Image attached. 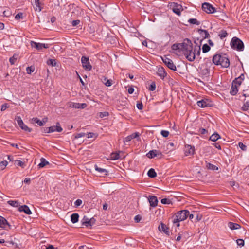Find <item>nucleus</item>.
I'll list each match as a JSON object with an SVG mask.
<instances>
[{
    "label": "nucleus",
    "mask_w": 249,
    "mask_h": 249,
    "mask_svg": "<svg viewBox=\"0 0 249 249\" xmlns=\"http://www.w3.org/2000/svg\"><path fill=\"white\" fill-rule=\"evenodd\" d=\"M171 48L173 50L181 51L188 61H194L195 54L192 51V43L190 39L186 38L181 43L174 44Z\"/></svg>",
    "instance_id": "f257e3e1"
},
{
    "label": "nucleus",
    "mask_w": 249,
    "mask_h": 249,
    "mask_svg": "<svg viewBox=\"0 0 249 249\" xmlns=\"http://www.w3.org/2000/svg\"><path fill=\"white\" fill-rule=\"evenodd\" d=\"M213 62L215 65H221L223 68H228L230 66V60L226 54H215L213 56Z\"/></svg>",
    "instance_id": "f03ea898"
},
{
    "label": "nucleus",
    "mask_w": 249,
    "mask_h": 249,
    "mask_svg": "<svg viewBox=\"0 0 249 249\" xmlns=\"http://www.w3.org/2000/svg\"><path fill=\"white\" fill-rule=\"evenodd\" d=\"M189 211L183 210L178 212L175 215L172 217V222L177 227H179L180 221L185 220L188 217Z\"/></svg>",
    "instance_id": "7ed1b4c3"
},
{
    "label": "nucleus",
    "mask_w": 249,
    "mask_h": 249,
    "mask_svg": "<svg viewBox=\"0 0 249 249\" xmlns=\"http://www.w3.org/2000/svg\"><path fill=\"white\" fill-rule=\"evenodd\" d=\"M230 45L232 48L238 51H242L244 50V45L243 42L241 39L236 37H233L232 38Z\"/></svg>",
    "instance_id": "20e7f679"
},
{
    "label": "nucleus",
    "mask_w": 249,
    "mask_h": 249,
    "mask_svg": "<svg viewBox=\"0 0 249 249\" xmlns=\"http://www.w3.org/2000/svg\"><path fill=\"white\" fill-rule=\"evenodd\" d=\"M82 67L86 71H89L92 69V66L90 64L88 57L83 56L81 58Z\"/></svg>",
    "instance_id": "39448f33"
},
{
    "label": "nucleus",
    "mask_w": 249,
    "mask_h": 249,
    "mask_svg": "<svg viewBox=\"0 0 249 249\" xmlns=\"http://www.w3.org/2000/svg\"><path fill=\"white\" fill-rule=\"evenodd\" d=\"M162 60L164 63L171 70L176 71V67L174 64L173 61L166 56L162 57Z\"/></svg>",
    "instance_id": "423d86ee"
},
{
    "label": "nucleus",
    "mask_w": 249,
    "mask_h": 249,
    "mask_svg": "<svg viewBox=\"0 0 249 249\" xmlns=\"http://www.w3.org/2000/svg\"><path fill=\"white\" fill-rule=\"evenodd\" d=\"M15 119L17 121V122L19 127L23 130L25 131H27L28 132H31L32 129L30 128H29L26 125H25L22 120L21 119V117L19 116H17L15 118Z\"/></svg>",
    "instance_id": "0eeeda50"
},
{
    "label": "nucleus",
    "mask_w": 249,
    "mask_h": 249,
    "mask_svg": "<svg viewBox=\"0 0 249 249\" xmlns=\"http://www.w3.org/2000/svg\"><path fill=\"white\" fill-rule=\"evenodd\" d=\"M202 8L207 13H213L215 11V8L209 3L205 2L202 4Z\"/></svg>",
    "instance_id": "6e6552de"
},
{
    "label": "nucleus",
    "mask_w": 249,
    "mask_h": 249,
    "mask_svg": "<svg viewBox=\"0 0 249 249\" xmlns=\"http://www.w3.org/2000/svg\"><path fill=\"white\" fill-rule=\"evenodd\" d=\"M146 155L148 158H150V159L156 157H157L160 159V158H161L162 157V153L160 151H159L158 150H152L150 151Z\"/></svg>",
    "instance_id": "1a4fd4ad"
},
{
    "label": "nucleus",
    "mask_w": 249,
    "mask_h": 249,
    "mask_svg": "<svg viewBox=\"0 0 249 249\" xmlns=\"http://www.w3.org/2000/svg\"><path fill=\"white\" fill-rule=\"evenodd\" d=\"M31 46L32 47L35 48L38 50H41L42 48H48L49 47V45L47 44L36 43L33 41H31Z\"/></svg>",
    "instance_id": "9d476101"
},
{
    "label": "nucleus",
    "mask_w": 249,
    "mask_h": 249,
    "mask_svg": "<svg viewBox=\"0 0 249 249\" xmlns=\"http://www.w3.org/2000/svg\"><path fill=\"white\" fill-rule=\"evenodd\" d=\"M46 129H48V132H53L55 131L60 132L63 130L62 128L60 126L59 122L56 123L55 126H51L49 127H46Z\"/></svg>",
    "instance_id": "9b49d317"
},
{
    "label": "nucleus",
    "mask_w": 249,
    "mask_h": 249,
    "mask_svg": "<svg viewBox=\"0 0 249 249\" xmlns=\"http://www.w3.org/2000/svg\"><path fill=\"white\" fill-rule=\"evenodd\" d=\"M195 153V148L190 145H186L185 147V154L186 156L192 155Z\"/></svg>",
    "instance_id": "f8f14e48"
},
{
    "label": "nucleus",
    "mask_w": 249,
    "mask_h": 249,
    "mask_svg": "<svg viewBox=\"0 0 249 249\" xmlns=\"http://www.w3.org/2000/svg\"><path fill=\"white\" fill-rule=\"evenodd\" d=\"M148 201L151 207H155L157 206L158 201L156 196H149L148 197Z\"/></svg>",
    "instance_id": "ddd939ff"
},
{
    "label": "nucleus",
    "mask_w": 249,
    "mask_h": 249,
    "mask_svg": "<svg viewBox=\"0 0 249 249\" xmlns=\"http://www.w3.org/2000/svg\"><path fill=\"white\" fill-rule=\"evenodd\" d=\"M157 73L162 79H164L167 75V73L162 67H160L158 68Z\"/></svg>",
    "instance_id": "4468645a"
},
{
    "label": "nucleus",
    "mask_w": 249,
    "mask_h": 249,
    "mask_svg": "<svg viewBox=\"0 0 249 249\" xmlns=\"http://www.w3.org/2000/svg\"><path fill=\"white\" fill-rule=\"evenodd\" d=\"M182 10V6L176 3H173V11L178 15H180L181 10Z\"/></svg>",
    "instance_id": "2eb2a0df"
},
{
    "label": "nucleus",
    "mask_w": 249,
    "mask_h": 249,
    "mask_svg": "<svg viewBox=\"0 0 249 249\" xmlns=\"http://www.w3.org/2000/svg\"><path fill=\"white\" fill-rule=\"evenodd\" d=\"M159 229L160 231H163L167 235L169 236L170 232L169 231V228L167 227L164 224L161 223V224L159 226Z\"/></svg>",
    "instance_id": "dca6fc26"
},
{
    "label": "nucleus",
    "mask_w": 249,
    "mask_h": 249,
    "mask_svg": "<svg viewBox=\"0 0 249 249\" xmlns=\"http://www.w3.org/2000/svg\"><path fill=\"white\" fill-rule=\"evenodd\" d=\"M7 227L10 228V225L4 218L0 216V227L6 229Z\"/></svg>",
    "instance_id": "f3484780"
},
{
    "label": "nucleus",
    "mask_w": 249,
    "mask_h": 249,
    "mask_svg": "<svg viewBox=\"0 0 249 249\" xmlns=\"http://www.w3.org/2000/svg\"><path fill=\"white\" fill-rule=\"evenodd\" d=\"M18 210L20 212H24L27 214H31L32 212L29 208L27 205H23L19 207Z\"/></svg>",
    "instance_id": "a211bd4d"
},
{
    "label": "nucleus",
    "mask_w": 249,
    "mask_h": 249,
    "mask_svg": "<svg viewBox=\"0 0 249 249\" xmlns=\"http://www.w3.org/2000/svg\"><path fill=\"white\" fill-rule=\"evenodd\" d=\"M197 105L201 107H205L210 106L209 103L207 102L206 100H201L200 101H198L197 102Z\"/></svg>",
    "instance_id": "6ab92c4d"
},
{
    "label": "nucleus",
    "mask_w": 249,
    "mask_h": 249,
    "mask_svg": "<svg viewBox=\"0 0 249 249\" xmlns=\"http://www.w3.org/2000/svg\"><path fill=\"white\" fill-rule=\"evenodd\" d=\"M228 226L231 230H237L239 229L241 227L239 224L231 222L228 223Z\"/></svg>",
    "instance_id": "aec40b11"
},
{
    "label": "nucleus",
    "mask_w": 249,
    "mask_h": 249,
    "mask_svg": "<svg viewBox=\"0 0 249 249\" xmlns=\"http://www.w3.org/2000/svg\"><path fill=\"white\" fill-rule=\"evenodd\" d=\"M192 51L194 53V54H195V58H196V54L197 55H199L200 54V46L196 45L194 48L192 46Z\"/></svg>",
    "instance_id": "412c9836"
},
{
    "label": "nucleus",
    "mask_w": 249,
    "mask_h": 249,
    "mask_svg": "<svg viewBox=\"0 0 249 249\" xmlns=\"http://www.w3.org/2000/svg\"><path fill=\"white\" fill-rule=\"evenodd\" d=\"M237 87L238 86L237 85L233 84V83H232V86L230 91V93L232 95H235L237 93L238 91Z\"/></svg>",
    "instance_id": "4be33fe9"
},
{
    "label": "nucleus",
    "mask_w": 249,
    "mask_h": 249,
    "mask_svg": "<svg viewBox=\"0 0 249 249\" xmlns=\"http://www.w3.org/2000/svg\"><path fill=\"white\" fill-rule=\"evenodd\" d=\"M34 7L36 11H40L41 10L39 0H34Z\"/></svg>",
    "instance_id": "5701e85b"
},
{
    "label": "nucleus",
    "mask_w": 249,
    "mask_h": 249,
    "mask_svg": "<svg viewBox=\"0 0 249 249\" xmlns=\"http://www.w3.org/2000/svg\"><path fill=\"white\" fill-rule=\"evenodd\" d=\"M95 169L102 175H107V171L105 169L99 167L97 165H95Z\"/></svg>",
    "instance_id": "b1692460"
},
{
    "label": "nucleus",
    "mask_w": 249,
    "mask_h": 249,
    "mask_svg": "<svg viewBox=\"0 0 249 249\" xmlns=\"http://www.w3.org/2000/svg\"><path fill=\"white\" fill-rule=\"evenodd\" d=\"M220 138V136L217 133H214L210 136L209 140L213 142H216Z\"/></svg>",
    "instance_id": "393cba45"
},
{
    "label": "nucleus",
    "mask_w": 249,
    "mask_h": 249,
    "mask_svg": "<svg viewBox=\"0 0 249 249\" xmlns=\"http://www.w3.org/2000/svg\"><path fill=\"white\" fill-rule=\"evenodd\" d=\"M40 163L38 165L39 168H43L45 165L49 164V162L46 161L44 158L40 159Z\"/></svg>",
    "instance_id": "a878e982"
},
{
    "label": "nucleus",
    "mask_w": 249,
    "mask_h": 249,
    "mask_svg": "<svg viewBox=\"0 0 249 249\" xmlns=\"http://www.w3.org/2000/svg\"><path fill=\"white\" fill-rule=\"evenodd\" d=\"M79 218V215L77 213H73L71 215V220L73 223H75L78 222Z\"/></svg>",
    "instance_id": "bb28decb"
},
{
    "label": "nucleus",
    "mask_w": 249,
    "mask_h": 249,
    "mask_svg": "<svg viewBox=\"0 0 249 249\" xmlns=\"http://www.w3.org/2000/svg\"><path fill=\"white\" fill-rule=\"evenodd\" d=\"M148 176L152 178H154L157 176V173L155 170L153 168H151L147 173Z\"/></svg>",
    "instance_id": "cd10ccee"
},
{
    "label": "nucleus",
    "mask_w": 249,
    "mask_h": 249,
    "mask_svg": "<svg viewBox=\"0 0 249 249\" xmlns=\"http://www.w3.org/2000/svg\"><path fill=\"white\" fill-rule=\"evenodd\" d=\"M206 168L208 169L212 170H218V168L215 166L214 165H213L210 163H206Z\"/></svg>",
    "instance_id": "c85d7f7f"
},
{
    "label": "nucleus",
    "mask_w": 249,
    "mask_h": 249,
    "mask_svg": "<svg viewBox=\"0 0 249 249\" xmlns=\"http://www.w3.org/2000/svg\"><path fill=\"white\" fill-rule=\"evenodd\" d=\"M32 123H37L39 126H43V123H42V121L39 120L37 118H33L31 120Z\"/></svg>",
    "instance_id": "c756f323"
},
{
    "label": "nucleus",
    "mask_w": 249,
    "mask_h": 249,
    "mask_svg": "<svg viewBox=\"0 0 249 249\" xmlns=\"http://www.w3.org/2000/svg\"><path fill=\"white\" fill-rule=\"evenodd\" d=\"M82 224L86 227H89V219L85 216L83 218Z\"/></svg>",
    "instance_id": "7c9ffc66"
},
{
    "label": "nucleus",
    "mask_w": 249,
    "mask_h": 249,
    "mask_svg": "<svg viewBox=\"0 0 249 249\" xmlns=\"http://www.w3.org/2000/svg\"><path fill=\"white\" fill-rule=\"evenodd\" d=\"M7 203L14 207H18L19 206V202L17 200H9Z\"/></svg>",
    "instance_id": "2f4dec72"
},
{
    "label": "nucleus",
    "mask_w": 249,
    "mask_h": 249,
    "mask_svg": "<svg viewBox=\"0 0 249 249\" xmlns=\"http://www.w3.org/2000/svg\"><path fill=\"white\" fill-rule=\"evenodd\" d=\"M227 35L228 33L227 31L224 30H221L218 35L220 38L222 39L226 37L227 36Z\"/></svg>",
    "instance_id": "473e14b6"
},
{
    "label": "nucleus",
    "mask_w": 249,
    "mask_h": 249,
    "mask_svg": "<svg viewBox=\"0 0 249 249\" xmlns=\"http://www.w3.org/2000/svg\"><path fill=\"white\" fill-rule=\"evenodd\" d=\"M47 65L52 66H56L57 65V62L54 59H50L47 60Z\"/></svg>",
    "instance_id": "72a5a7b5"
},
{
    "label": "nucleus",
    "mask_w": 249,
    "mask_h": 249,
    "mask_svg": "<svg viewBox=\"0 0 249 249\" xmlns=\"http://www.w3.org/2000/svg\"><path fill=\"white\" fill-rule=\"evenodd\" d=\"M242 80H241L240 79H239V78H236L233 81H232V83H233V84H235L236 85H237V86H239L241 85V84H242Z\"/></svg>",
    "instance_id": "f704fd0d"
},
{
    "label": "nucleus",
    "mask_w": 249,
    "mask_h": 249,
    "mask_svg": "<svg viewBox=\"0 0 249 249\" xmlns=\"http://www.w3.org/2000/svg\"><path fill=\"white\" fill-rule=\"evenodd\" d=\"M210 50V47L207 44H205L202 46V51L203 53H206Z\"/></svg>",
    "instance_id": "c9c22d12"
},
{
    "label": "nucleus",
    "mask_w": 249,
    "mask_h": 249,
    "mask_svg": "<svg viewBox=\"0 0 249 249\" xmlns=\"http://www.w3.org/2000/svg\"><path fill=\"white\" fill-rule=\"evenodd\" d=\"M8 162L6 160L2 161L0 162V169L2 170L5 169L6 166L7 165Z\"/></svg>",
    "instance_id": "e433bc0d"
},
{
    "label": "nucleus",
    "mask_w": 249,
    "mask_h": 249,
    "mask_svg": "<svg viewBox=\"0 0 249 249\" xmlns=\"http://www.w3.org/2000/svg\"><path fill=\"white\" fill-rule=\"evenodd\" d=\"M249 109V101L245 102L243 107H242V110L243 111H247Z\"/></svg>",
    "instance_id": "4c0bfd02"
},
{
    "label": "nucleus",
    "mask_w": 249,
    "mask_h": 249,
    "mask_svg": "<svg viewBox=\"0 0 249 249\" xmlns=\"http://www.w3.org/2000/svg\"><path fill=\"white\" fill-rule=\"evenodd\" d=\"M120 158V155L118 153H113L111 154V159L112 160H116L119 159Z\"/></svg>",
    "instance_id": "58836bf2"
},
{
    "label": "nucleus",
    "mask_w": 249,
    "mask_h": 249,
    "mask_svg": "<svg viewBox=\"0 0 249 249\" xmlns=\"http://www.w3.org/2000/svg\"><path fill=\"white\" fill-rule=\"evenodd\" d=\"M188 22L190 23L193 24H196L197 25L200 24V22L197 21V20L196 18H191V19H189Z\"/></svg>",
    "instance_id": "ea45409f"
},
{
    "label": "nucleus",
    "mask_w": 249,
    "mask_h": 249,
    "mask_svg": "<svg viewBox=\"0 0 249 249\" xmlns=\"http://www.w3.org/2000/svg\"><path fill=\"white\" fill-rule=\"evenodd\" d=\"M69 106L72 108H79V103L71 102L69 104Z\"/></svg>",
    "instance_id": "a19ab883"
},
{
    "label": "nucleus",
    "mask_w": 249,
    "mask_h": 249,
    "mask_svg": "<svg viewBox=\"0 0 249 249\" xmlns=\"http://www.w3.org/2000/svg\"><path fill=\"white\" fill-rule=\"evenodd\" d=\"M130 137L132 139H135V138H137V140H139L140 139V134L139 132H135V133H134L132 134H131L130 135Z\"/></svg>",
    "instance_id": "79ce46f5"
},
{
    "label": "nucleus",
    "mask_w": 249,
    "mask_h": 249,
    "mask_svg": "<svg viewBox=\"0 0 249 249\" xmlns=\"http://www.w3.org/2000/svg\"><path fill=\"white\" fill-rule=\"evenodd\" d=\"M161 203L163 204H170L172 203L170 199L168 198H163L161 200Z\"/></svg>",
    "instance_id": "37998d69"
},
{
    "label": "nucleus",
    "mask_w": 249,
    "mask_h": 249,
    "mask_svg": "<svg viewBox=\"0 0 249 249\" xmlns=\"http://www.w3.org/2000/svg\"><path fill=\"white\" fill-rule=\"evenodd\" d=\"M15 164H16L17 165L20 166L22 168H24V166H25L24 163L19 160H15Z\"/></svg>",
    "instance_id": "c03bdc74"
},
{
    "label": "nucleus",
    "mask_w": 249,
    "mask_h": 249,
    "mask_svg": "<svg viewBox=\"0 0 249 249\" xmlns=\"http://www.w3.org/2000/svg\"><path fill=\"white\" fill-rule=\"evenodd\" d=\"M236 243L238 246L241 247L244 245V241L242 239H238L236 240Z\"/></svg>",
    "instance_id": "a18cd8bd"
},
{
    "label": "nucleus",
    "mask_w": 249,
    "mask_h": 249,
    "mask_svg": "<svg viewBox=\"0 0 249 249\" xmlns=\"http://www.w3.org/2000/svg\"><path fill=\"white\" fill-rule=\"evenodd\" d=\"M148 89L150 91H154L156 89V84L155 82H152L151 84Z\"/></svg>",
    "instance_id": "49530a36"
},
{
    "label": "nucleus",
    "mask_w": 249,
    "mask_h": 249,
    "mask_svg": "<svg viewBox=\"0 0 249 249\" xmlns=\"http://www.w3.org/2000/svg\"><path fill=\"white\" fill-rule=\"evenodd\" d=\"M17 57L15 56V55H14L13 56H12V57L10 58L9 59V62L10 63L12 64V65H13L15 64L16 60H17Z\"/></svg>",
    "instance_id": "de8ad7c7"
},
{
    "label": "nucleus",
    "mask_w": 249,
    "mask_h": 249,
    "mask_svg": "<svg viewBox=\"0 0 249 249\" xmlns=\"http://www.w3.org/2000/svg\"><path fill=\"white\" fill-rule=\"evenodd\" d=\"M161 134L163 137H167L169 134V132L166 130H162L161 131Z\"/></svg>",
    "instance_id": "09e8293b"
},
{
    "label": "nucleus",
    "mask_w": 249,
    "mask_h": 249,
    "mask_svg": "<svg viewBox=\"0 0 249 249\" xmlns=\"http://www.w3.org/2000/svg\"><path fill=\"white\" fill-rule=\"evenodd\" d=\"M239 147L243 150L246 151L247 149V146L244 144L242 142H239L238 143Z\"/></svg>",
    "instance_id": "8fccbe9b"
},
{
    "label": "nucleus",
    "mask_w": 249,
    "mask_h": 249,
    "mask_svg": "<svg viewBox=\"0 0 249 249\" xmlns=\"http://www.w3.org/2000/svg\"><path fill=\"white\" fill-rule=\"evenodd\" d=\"M82 203V201L81 199H77L74 202V206L76 207H77L80 206Z\"/></svg>",
    "instance_id": "3c124183"
},
{
    "label": "nucleus",
    "mask_w": 249,
    "mask_h": 249,
    "mask_svg": "<svg viewBox=\"0 0 249 249\" xmlns=\"http://www.w3.org/2000/svg\"><path fill=\"white\" fill-rule=\"evenodd\" d=\"M3 16L5 17H10L11 15V13L9 10H5L3 12Z\"/></svg>",
    "instance_id": "603ef678"
},
{
    "label": "nucleus",
    "mask_w": 249,
    "mask_h": 249,
    "mask_svg": "<svg viewBox=\"0 0 249 249\" xmlns=\"http://www.w3.org/2000/svg\"><path fill=\"white\" fill-rule=\"evenodd\" d=\"M23 18V14L22 13H19L17 14L15 16V19L17 20L22 19Z\"/></svg>",
    "instance_id": "864d4df0"
},
{
    "label": "nucleus",
    "mask_w": 249,
    "mask_h": 249,
    "mask_svg": "<svg viewBox=\"0 0 249 249\" xmlns=\"http://www.w3.org/2000/svg\"><path fill=\"white\" fill-rule=\"evenodd\" d=\"M34 71V68H32V67H28L26 68V71L27 73L31 74L32 72H33Z\"/></svg>",
    "instance_id": "5fc2aeb1"
},
{
    "label": "nucleus",
    "mask_w": 249,
    "mask_h": 249,
    "mask_svg": "<svg viewBox=\"0 0 249 249\" xmlns=\"http://www.w3.org/2000/svg\"><path fill=\"white\" fill-rule=\"evenodd\" d=\"M80 22V21L79 20H73L71 22V24L72 26H76L77 25H78Z\"/></svg>",
    "instance_id": "6e6d98bb"
},
{
    "label": "nucleus",
    "mask_w": 249,
    "mask_h": 249,
    "mask_svg": "<svg viewBox=\"0 0 249 249\" xmlns=\"http://www.w3.org/2000/svg\"><path fill=\"white\" fill-rule=\"evenodd\" d=\"M85 135H86V134L84 133H80L77 134L75 136V138L78 139V138H81L82 137H84Z\"/></svg>",
    "instance_id": "4d7b16f0"
},
{
    "label": "nucleus",
    "mask_w": 249,
    "mask_h": 249,
    "mask_svg": "<svg viewBox=\"0 0 249 249\" xmlns=\"http://www.w3.org/2000/svg\"><path fill=\"white\" fill-rule=\"evenodd\" d=\"M96 220L94 217L89 219V226H91L95 223Z\"/></svg>",
    "instance_id": "13d9d810"
},
{
    "label": "nucleus",
    "mask_w": 249,
    "mask_h": 249,
    "mask_svg": "<svg viewBox=\"0 0 249 249\" xmlns=\"http://www.w3.org/2000/svg\"><path fill=\"white\" fill-rule=\"evenodd\" d=\"M8 107L7 104H3L1 107V111H3L6 109Z\"/></svg>",
    "instance_id": "bf43d9fd"
},
{
    "label": "nucleus",
    "mask_w": 249,
    "mask_h": 249,
    "mask_svg": "<svg viewBox=\"0 0 249 249\" xmlns=\"http://www.w3.org/2000/svg\"><path fill=\"white\" fill-rule=\"evenodd\" d=\"M199 132L201 134H205L208 133V131L204 128H201L199 130Z\"/></svg>",
    "instance_id": "052dcab7"
},
{
    "label": "nucleus",
    "mask_w": 249,
    "mask_h": 249,
    "mask_svg": "<svg viewBox=\"0 0 249 249\" xmlns=\"http://www.w3.org/2000/svg\"><path fill=\"white\" fill-rule=\"evenodd\" d=\"M131 140H132V139L130 137V135H129L124 138V143H126V142H128L130 141Z\"/></svg>",
    "instance_id": "680f3d73"
},
{
    "label": "nucleus",
    "mask_w": 249,
    "mask_h": 249,
    "mask_svg": "<svg viewBox=\"0 0 249 249\" xmlns=\"http://www.w3.org/2000/svg\"><path fill=\"white\" fill-rule=\"evenodd\" d=\"M199 31H200L201 32H204V34H205V38H207L208 37V36H209V34L208 32H207V31H206L205 30L200 29Z\"/></svg>",
    "instance_id": "e2e57ef3"
},
{
    "label": "nucleus",
    "mask_w": 249,
    "mask_h": 249,
    "mask_svg": "<svg viewBox=\"0 0 249 249\" xmlns=\"http://www.w3.org/2000/svg\"><path fill=\"white\" fill-rule=\"evenodd\" d=\"M134 220L136 222L138 223L141 220V216L139 215H137L135 217Z\"/></svg>",
    "instance_id": "0e129e2a"
},
{
    "label": "nucleus",
    "mask_w": 249,
    "mask_h": 249,
    "mask_svg": "<svg viewBox=\"0 0 249 249\" xmlns=\"http://www.w3.org/2000/svg\"><path fill=\"white\" fill-rule=\"evenodd\" d=\"M137 107L139 109H142L143 108V105L142 103H138L137 104Z\"/></svg>",
    "instance_id": "69168bd1"
},
{
    "label": "nucleus",
    "mask_w": 249,
    "mask_h": 249,
    "mask_svg": "<svg viewBox=\"0 0 249 249\" xmlns=\"http://www.w3.org/2000/svg\"><path fill=\"white\" fill-rule=\"evenodd\" d=\"M105 84L106 86L109 87L112 85V83L110 80H107V81L105 83Z\"/></svg>",
    "instance_id": "338daca9"
},
{
    "label": "nucleus",
    "mask_w": 249,
    "mask_h": 249,
    "mask_svg": "<svg viewBox=\"0 0 249 249\" xmlns=\"http://www.w3.org/2000/svg\"><path fill=\"white\" fill-rule=\"evenodd\" d=\"M213 145H214L216 148H217L219 150H220L221 149L220 145L219 144V143H213Z\"/></svg>",
    "instance_id": "774afa93"
}]
</instances>
